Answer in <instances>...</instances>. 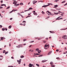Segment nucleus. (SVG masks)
Segmentation results:
<instances>
[{"label":"nucleus","instance_id":"1","mask_svg":"<svg viewBox=\"0 0 67 67\" xmlns=\"http://www.w3.org/2000/svg\"><path fill=\"white\" fill-rule=\"evenodd\" d=\"M62 38H64V40L67 39V36L66 35H64L62 37Z\"/></svg>","mask_w":67,"mask_h":67},{"label":"nucleus","instance_id":"2","mask_svg":"<svg viewBox=\"0 0 67 67\" xmlns=\"http://www.w3.org/2000/svg\"><path fill=\"white\" fill-rule=\"evenodd\" d=\"M22 44H20L18 46H16V47H17V48H20V47H22Z\"/></svg>","mask_w":67,"mask_h":67},{"label":"nucleus","instance_id":"3","mask_svg":"<svg viewBox=\"0 0 67 67\" xmlns=\"http://www.w3.org/2000/svg\"><path fill=\"white\" fill-rule=\"evenodd\" d=\"M58 12H59V13H54V14H56V15H57V14H59V13H63V12H60V11H58Z\"/></svg>","mask_w":67,"mask_h":67},{"label":"nucleus","instance_id":"4","mask_svg":"<svg viewBox=\"0 0 67 67\" xmlns=\"http://www.w3.org/2000/svg\"><path fill=\"white\" fill-rule=\"evenodd\" d=\"M37 2V1L34 0L33 1L32 3H33V4H34L35 3H36Z\"/></svg>","mask_w":67,"mask_h":67},{"label":"nucleus","instance_id":"5","mask_svg":"<svg viewBox=\"0 0 67 67\" xmlns=\"http://www.w3.org/2000/svg\"><path fill=\"white\" fill-rule=\"evenodd\" d=\"M45 47H48V48H49V44H46L44 46Z\"/></svg>","mask_w":67,"mask_h":67},{"label":"nucleus","instance_id":"6","mask_svg":"<svg viewBox=\"0 0 67 67\" xmlns=\"http://www.w3.org/2000/svg\"><path fill=\"white\" fill-rule=\"evenodd\" d=\"M21 62V60H17V62L19 64H20Z\"/></svg>","mask_w":67,"mask_h":67},{"label":"nucleus","instance_id":"7","mask_svg":"<svg viewBox=\"0 0 67 67\" xmlns=\"http://www.w3.org/2000/svg\"><path fill=\"white\" fill-rule=\"evenodd\" d=\"M47 60H43L42 61V63H44V62H47Z\"/></svg>","mask_w":67,"mask_h":67},{"label":"nucleus","instance_id":"8","mask_svg":"<svg viewBox=\"0 0 67 67\" xmlns=\"http://www.w3.org/2000/svg\"><path fill=\"white\" fill-rule=\"evenodd\" d=\"M50 5H52V4L49 3L48 4V5H47V7L48 6H49Z\"/></svg>","mask_w":67,"mask_h":67},{"label":"nucleus","instance_id":"9","mask_svg":"<svg viewBox=\"0 0 67 67\" xmlns=\"http://www.w3.org/2000/svg\"><path fill=\"white\" fill-rule=\"evenodd\" d=\"M52 52V51L49 52V53L48 54V55H49L50 54H51Z\"/></svg>","mask_w":67,"mask_h":67},{"label":"nucleus","instance_id":"10","mask_svg":"<svg viewBox=\"0 0 67 67\" xmlns=\"http://www.w3.org/2000/svg\"><path fill=\"white\" fill-rule=\"evenodd\" d=\"M29 67H32V64L30 63L29 64Z\"/></svg>","mask_w":67,"mask_h":67},{"label":"nucleus","instance_id":"11","mask_svg":"<svg viewBox=\"0 0 67 67\" xmlns=\"http://www.w3.org/2000/svg\"><path fill=\"white\" fill-rule=\"evenodd\" d=\"M34 15H37V13H34Z\"/></svg>","mask_w":67,"mask_h":67},{"label":"nucleus","instance_id":"12","mask_svg":"<svg viewBox=\"0 0 67 67\" xmlns=\"http://www.w3.org/2000/svg\"><path fill=\"white\" fill-rule=\"evenodd\" d=\"M24 56L23 55H22V56H20V58H24Z\"/></svg>","mask_w":67,"mask_h":67},{"label":"nucleus","instance_id":"13","mask_svg":"<svg viewBox=\"0 0 67 67\" xmlns=\"http://www.w3.org/2000/svg\"><path fill=\"white\" fill-rule=\"evenodd\" d=\"M54 6H55V7H54V8H57V7H58V5H54Z\"/></svg>","mask_w":67,"mask_h":67},{"label":"nucleus","instance_id":"14","mask_svg":"<svg viewBox=\"0 0 67 67\" xmlns=\"http://www.w3.org/2000/svg\"><path fill=\"white\" fill-rule=\"evenodd\" d=\"M41 52V51L40 50H39L38 51V53H40Z\"/></svg>","mask_w":67,"mask_h":67},{"label":"nucleus","instance_id":"15","mask_svg":"<svg viewBox=\"0 0 67 67\" xmlns=\"http://www.w3.org/2000/svg\"><path fill=\"white\" fill-rule=\"evenodd\" d=\"M47 7V5H44L42 6V7H44V8H46V7Z\"/></svg>","mask_w":67,"mask_h":67},{"label":"nucleus","instance_id":"16","mask_svg":"<svg viewBox=\"0 0 67 67\" xmlns=\"http://www.w3.org/2000/svg\"><path fill=\"white\" fill-rule=\"evenodd\" d=\"M12 27V26L10 25V26H9V27H8V28L9 29H11V27Z\"/></svg>","mask_w":67,"mask_h":67},{"label":"nucleus","instance_id":"17","mask_svg":"<svg viewBox=\"0 0 67 67\" xmlns=\"http://www.w3.org/2000/svg\"><path fill=\"white\" fill-rule=\"evenodd\" d=\"M33 9L32 8H30L29 9V10H32Z\"/></svg>","mask_w":67,"mask_h":67},{"label":"nucleus","instance_id":"18","mask_svg":"<svg viewBox=\"0 0 67 67\" xmlns=\"http://www.w3.org/2000/svg\"><path fill=\"white\" fill-rule=\"evenodd\" d=\"M47 12L48 13H49L50 14V15H52V14H51V12H49L48 11H47Z\"/></svg>","mask_w":67,"mask_h":67},{"label":"nucleus","instance_id":"19","mask_svg":"<svg viewBox=\"0 0 67 67\" xmlns=\"http://www.w3.org/2000/svg\"><path fill=\"white\" fill-rule=\"evenodd\" d=\"M20 5H23V3H20Z\"/></svg>","mask_w":67,"mask_h":67},{"label":"nucleus","instance_id":"20","mask_svg":"<svg viewBox=\"0 0 67 67\" xmlns=\"http://www.w3.org/2000/svg\"><path fill=\"white\" fill-rule=\"evenodd\" d=\"M49 32L51 33H54V32L53 31H50Z\"/></svg>","mask_w":67,"mask_h":67},{"label":"nucleus","instance_id":"21","mask_svg":"<svg viewBox=\"0 0 67 67\" xmlns=\"http://www.w3.org/2000/svg\"><path fill=\"white\" fill-rule=\"evenodd\" d=\"M14 9L13 10H12V11L10 12H9V13H12V12H13V11H14Z\"/></svg>","mask_w":67,"mask_h":67},{"label":"nucleus","instance_id":"22","mask_svg":"<svg viewBox=\"0 0 67 67\" xmlns=\"http://www.w3.org/2000/svg\"><path fill=\"white\" fill-rule=\"evenodd\" d=\"M20 16H21V17H22V18H23L24 16H23V15H21V14L20 15Z\"/></svg>","mask_w":67,"mask_h":67},{"label":"nucleus","instance_id":"23","mask_svg":"<svg viewBox=\"0 0 67 67\" xmlns=\"http://www.w3.org/2000/svg\"><path fill=\"white\" fill-rule=\"evenodd\" d=\"M5 50H4L3 51V53H5Z\"/></svg>","mask_w":67,"mask_h":67},{"label":"nucleus","instance_id":"24","mask_svg":"<svg viewBox=\"0 0 67 67\" xmlns=\"http://www.w3.org/2000/svg\"><path fill=\"white\" fill-rule=\"evenodd\" d=\"M39 51V49H36V51H38V52Z\"/></svg>","mask_w":67,"mask_h":67},{"label":"nucleus","instance_id":"25","mask_svg":"<svg viewBox=\"0 0 67 67\" xmlns=\"http://www.w3.org/2000/svg\"><path fill=\"white\" fill-rule=\"evenodd\" d=\"M67 29V28H66L65 29H60V30H66Z\"/></svg>","mask_w":67,"mask_h":67},{"label":"nucleus","instance_id":"26","mask_svg":"<svg viewBox=\"0 0 67 67\" xmlns=\"http://www.w3.org/2000/svg\"><path fill=\"white\" fill-rule=\"evenodd\" d=\"M42 14H45V13H44V12H43V11H42Z\"/></svg>","mask_w":67,"mask_h":67},{"label":"nucleus","instance_id":"27","mask_svg":"<svg viewBox=\"0 0 67 67\" xmlns=\"http://www.w3.org/2000/svg\"><path fill=\"white\" fill-rule=\"evenodd\" d=\"M42 2V3H43V1H39L38 2Z\"/></svg>","mask_w":67,"mask_h":67},{"label":"nucleus","instance_id":"28","mask_svg":"<svg viewBox=\"0 0 67 67\" xmlns=\"http://www.w3.org/2000/svg\"><path fill=\"white\" fill-rule=\"evenodd\" d=\"M50 65H53V62H51L50 63Z\"/></svg>","mask_w":67,"mask_h":67},{"label":"nucleus","instance_id":"29","mask_svg":"<svg viewBox=\"0 0 67 67\" xmlns=\"http://www.w3.org/2000/svg\"><path fill=\"white\" fill-rule=\"evenodd\" d=\"M8 52H5V54L6 55V54H8Z\"/></svg>","mask_w":67,"mask_h":67},{"label":"nucleus","instance_id":"30","mask_svg":"<svg viewBox=\"0 0 67 67\" xmlns=\"http://www.w3.org/2000/svg\"><path fill=\"white\" fill-rule=\"evenodd\" d=\"M10 8V6H8L7 8H6V9H9V8Z\"/></svg>","mask_w":67,"mask_h":67},{"label":"nucleus","instance_id":"31","mask_svg":"<svg viewBox=\"0 0 67 67\" xmlns=\"http://www.w3.org/2000/svg\"><path fill=\"white\" fill-rule=\"evenodd\" d=\"M1 40H2V41H3V37H2L1 38Z\"/></svg>","mask_w":67,"mask_h":67},{"label":"nucleus","instance_id":"32","mask_svg":"<svg viewBox=\"0 0 67 67\" xmlns=\"http://www.w3.org/2000/svg\"><path fill=\"white\" fill-rule=\"evenodd\" d=\"M38 40H41V39H42V38H38Z\"/></svg>","mask_w":67,"mask_h":67},{"label":"nucleus","instance_id":"33","mask_svg":"<svg viewBox=\"0 0 67 67\" xmlns=\"http://www.w3.org/2000/svg\"><path fill=\"white\" fill-rule=\"evenodd\" d=\"M51 66L52 67H55V66L54 65H52Z\"/></svg>","mask_w":67,"mask_h":67},{"label":"nucleus","instance_id":"34","mask_svg":"<svg viewBox=\"0 0 67 67\" xmlns=\"http://www.w3.org/2000/svg\"><path fill=\"white\" fill-rule=\"evenodd\" d=\"M13 1H14V2H13V4H15V1H14V0H13Z\"/></svg>","mask_w":67,"mask_h":67},{"label":"nucleus","instance_id":"35","mask_svg":"<svg viewBox=\"0 0 67 67\" xmlns=\"http://www.w3.org/2000/svg\"><path fill=\"white\" fill-rule=\"evenodd\" d=\"M17 14H18V15H20L21 14H20V13H17Z\"/></svg>","mask_w":67,"mask_h":67},{"label":"nucleus","instance_id":"36","mask_svg":"<svg viewBox=\"0 0 67 67\" xmlns=\"http://www.w3.org/2000/svg\"><path fill=\"white\" fill-rule=\"evenodd\" d=\"M25 41H26V40L25 39H24V40H23L24 42H25Z\"/></svg>","mask_w":67,"mask_h":67},{"label":"nucleus","instance_id":"37","mask_svg":"<svg viewBox=\"0 0 67 67\" xmlns=\"http://www.w3.org/2000/svg\"><path fill=\"white\" fill-rule=\"evenodd\" d=\"M2 27V25H0V27L1 28V27Z\"/></svg>","mask_w":67,"mask_h":67},{"label":"nucleus","instance_id":"38","mask_svg":"<svg viewBox=\"0 0 67 67\" xmlns=\"http://www.w3.org/2000/svg\"><path fill=\"white\" fill-rule=\"evenodd\" d=\"M2 8H3V7L0 6V9H2Z\"/></svg>","mask_w":67,"mask_h":67},{"label":"nucleus","instance_id":"39","mask_svg":"<svg viewBox=\"0 0 67 67\" xmlns=\"http://www.w3.org/2000/svg\"><path fill=\"white\" fill-rule=\"evenodd\" d=\"M34 42V41H31V42H30V43H33V42Z\"/></svg>","mask_w":67,"mask_h":67},{"label":"nucleus","instance_id":"40","mask_svg":"<svg viewBox=\"0 0 67 67\" xmlns=\"http://www.w3.org/2000/svg\"><path fill=\"white\" fill-rule=\"evenodd\" d=\"M56 20H59V18H57V19H56Z\"/></svg>","mask_w":67,"mask_h":67},{"label":"nucleus","instance_id":"41","mask_svg":"<svg viewBox=\"0 0 67 67\" xmlns=\"http://www.w3.org/2000/svg\"><path fill=\"white\" fill-rule=\"evenodd\" d=\"M36 65L37 66H39V65H38V64H36Z\"/></svg>","mask_w":67,"mask_h":67},{"label":"nucleus","instance_id":"42","mask_svg":"<svg viewBox=\"0 0 67 67\" xmlns=\"http://www.w3.org/2000/svg\"><path fill=\"white\" fill-rule=\"evenodd\" d=\"M19 4H16L15 5V6H18V5H19Z\"/></svg>","mask_w":67,"mask_h":67},{"label":"nucleus","instance_id":"43","mask_svg":"<svg viewBox=\"0 0 67 67\" xmlns=\"http://www.w3.org/2000/svg\"><path fill=\"white\" fill-rule=\"evenodd\" d=\"M65 1H63V2H62V3H65Z\"/></svg>","mask_w":67,"mask_h":67},{"label":"nucleus","instance_id":"44","mask_svg":"<svg viewBox=\"0 0 67 67\" xmlns=\"http://www.w3.org/2000/svg\"><path fill=\"white\" fill-rule=\"evenodd\" d=\"M17 3V2H16V1H15V5H16V4Z\"/></svg>","mask_w":67,"mask_h":67},{"label":"nucleus","instance_id":"45","mask_svg":"<svg viewBox=\"0 0 67 67\" xmlns=\"http://www.w3.org/2000/svg\"><path fill=\"white\" fill-rule=\"evenodd\" d=\"M2 31H4L5 30V29H4V28H2Z\"/></svg>","mask_w":67,"mask_h":67},{"label":"nucleus","instance_id":"46","mask_svg":"<svg viewBox=\"0 0 67 67\" xmlns=\"http://www.w3.org/2000/svg\"><path fill=\"white\" fill-rule=\"evenodd\" d=\"M30 16H28L27 17H26V18H28L29 17H30Z\"/></svg>","mask_w":67,"mask_h":67},{"label":"nucleus","instance_id":"47","mask_svg":"<svg viewBox=\"0 0 67 67\" xmlns=\"http://www.w3.org/2000/svg\"><path fill=\"white\" fill-rule=\"evenodd\" d=\"M23 25L24 26H25V23H24Z\"/></svg>","mask_w":67,"mask_h":67},{"label":"nucleus","instance_id":"48","mask_svg":"<svg viewBox=\"0 0 67 67\" xmlns=\"http://www.w3.org/2000/svg\"><path fill=\"white\" fill-rule=\"evenodd\" d=\"M26 22V21H24L23 22V23H25Z\"/></svg>","mask_w":67,"mask_h":67},{"label":"nucleus","instance_id":"49","mask_svg":"<svg viewBox=\"0 0 67 67\" xmlns=\"http://www.w3.org/2000/svg\"><path fill=\"white\" fill-rule=\"evenodd\" d=\"M29 11V10H25L24 11V12H26V11Z\"/></svg>","mask_w":67,"mask_h":67},{"label":"nucleus","instance_id":"50","mask_svg":"<svg viewBox=\"0 0 67 67\" xmlns=\"http://www.w3.org/2000/svg\"><path fill=\"white\" fill-rule=\"evenodd\" d=\"M31 52H33L34 51H33V50H31Z\"/></svg>","mask_w":67,"mask_h":67},{"label":"nucleus","instance_id":"51","mask_svg":"<svg viewBox=\"0 0 67 67\" xmlns=\"http://www.w3.org/2000/svg\"><path fill=\"white\" fill-rule=\"evenodd\" d=\"M32 67H34V65H33V64H32Z\"/></svg>","mask_w":67,"mask_h":67},{"label":"nucleus","instance_id":"52","mask_svg":"<svg viewBox=\"0 0 67 67\" xmlns=\"http://www.w3.org/2000/svg\"><path fill=\"white\" fill-rule=\"evenodd\" d=\"M41 54H38V53H37V55H40Z\"/></svg>","mask_w":67,"mask_h":67},{"label":"nucleus","instance_id":"53","mask_svg":"<svg viewBox=\"0 0 67 67\" xmlns=\"http://www.w3.org/2000/svg\"><path fill=\"white\" fill-rule=\"evenodd\" d=\"M67 5V3H66L64 5V6H65V5Z\"/></svg>","mask_w":67,"mask_h":67},{"label":"nucleus","instance_id":"54","mask_svg":"<svg viewBox=\"0 0 67 67\" xmlns=\"http://www.w3.org/2000/svg\"><path fill=\"white\" fill-rule=\"evenodd\" d=\"M0 57H3L1 55H0Z\"/></svg>","mask_w":67,"mask_h":67},{"label":"nucleus","instance_id":"55","mask_svg":"<svg viewBox=\"0 0 67 67\" xmlns=\"http://www.w3.org/2000/svg\"><path fill=\"white\" fill-rule=\"evenodd\" d=\"M60 58H59V57H57L56 58V59H60Z\"/></svg>","mask_w":67,"mask_h":67},{"label":"nucleus","instance_id":"56","mask_svg":"<svg viewBox=\"0 0 67 67\" xmlns=\"http://www.w3.org/2000/svg\"><path fill=\"white\" fill-rule=\"evenodd\" d=\"M11 58H12V59H14V58L13 57H11Z\"/></svg>","mask_w":67,"mask_h":67},{"label":"nucleus","instance_id":"57","mask_svg":"<svg viewBox=\"0 0 67 67\" xmlns=\"http://www.w3.org/2000/svg\"><path fill=\"white\" fill-rule=\"evenodd\" d=\"M1 3H2L3 2V1H1Z\"/></svg>","mask_w":67,"mask_h":67},{"label":"nucleus","instance_id":"58","mask_svg":"<svg viewBox=\"0 0 67 67\" xmlns=\"http://www.w3.org/2000/svg\"><path fill=\"white\" fill-rule=\"evenodd\" d=\"M3 5H4V6H5V7H6V5L5 4H3Z\"/></svg>","mask_w":67,"mask_h":67},{"label":"nucleus","instance_id":"59","mask_svg":"<svg viewBox=\"0 0 67 67\" xmlns=\"http://www.w3.org/2000/svg\"><path fill=\"white\" fill-rule=\"evenodd\" d=\"M44 49H47V48H45V47H44Z\"/></svg>","mask_w":67,"mask_h":67},{"label":"nucleus","instance_id":"60","mask_svg":"<svg viewBox=\"0 0 67 67\" xmlns=\"http://www.w3.org/2000/svg\"><path fill=\"white\" fill-rule=\"evenodd\" d=\"M61 19H63V18H59V20H60Z\"/></svg>","mask_w":67,"mask_h":67},{"label":"nucleus","instance_id":"61","mask_svg":"<svg viewBox=\"0 0 67 67\" xmlns=\"http://www.w3.org/2000/svg\"><path fill=\"white\" fill-rule=\"evenodd\" d=\"M8 67H13V66H8Z\"/></svg>","mask_w":67,"mask_h":67},{"label":"nucleus","instance_id":"62","mask_svg":"<svg viewBox=\"0 0 67 67\" xmlns=\"http://www.w3.org/2000/svg\"><path fill=\"white\" fill-rule=\"evenodd\" d=\"M56 52H58V50L57 49L56 50Z\"/></svg>","mask_w":67,"mask_h":67},{"label":"nucleus","instance_id":"63","mask_svg":"<svg viewBox=\"0 0 67 67\" xmlns=\"http://www.w3.org/2000/svg\"><path fill=\"white\" fill-rule=\"evenodd\" d=\"M1 6H3V4H2L1 5Z\"/></svg>","mask_w":67,"mask_h":67},{"label":"nucleus","instance_id":"64","mask_svg":"<svg viewBox=\"0 0 67 67\" xmlns=\"http://www.w3.org/2000/svg\"><path fill=\"white\" fill-rule=\"evenodd\" d=\"M12 18H11L10 19V20H12Z\"/></svg>","mask_w":67,"mask_h":67}]
</instances>
